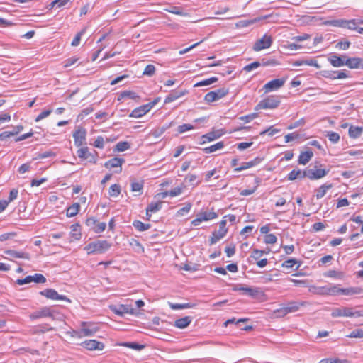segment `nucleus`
I'll return each instance as SVG.
<instances>
[{"label":"nucleus","mask_w":363,"mask_h":363,"mask_svg":"<svg viewBox=\"0 0 363 363\" xmlns=\"http://www.w3.org/2000/svg\"><path fill=\"white\" fill-rule=\"evenodd\" d=\"M297 262L296 259H289L283 262L282 266L285 268L290 269L297 264Z\"/></svg>","instance_id":"64"},{"label":"nucleus","mask_w":363,"mask_h":363,"mask_svg":"<svg viewBox=\"0 0 363 363\" xmlns=\"http://www.w3.org/2000/svg\"><path fill=\"white\" fill-rule=\"evenodd\" d=\"M228 94V89L225 88L218 89L214 91H209L204 96V101L207 104H211L212 102L216 101L224 96H225Z\"/></svg>","instance_id":"5"},{"label":"nucleus","mask_w":363,"mask_h":363,"mask_svg":"<svg viewBox=\"0 0 363 363\" xmlns=\"http://www.w3.org/2000/svg\"><path fill=\"white\" fill-rule=\"evenodd\" d=\"M123 162H124V160L123 158L113 157V158L106 161L104 164V167L108 169H111L113 167H121V165Z\"/></svg>","instance_id":"31"},{"label":"nucleus","mask_w":363,"mask_h":363,"mask_svg":"<svg viewBox=\"0 0 363 363\" xmlns=\"http://www.w3.org/2000/svg\"><path fill=\"white\" fill-rule=\"evenodd\" d=\"M252 167L253 166L252 164V162H250V161L247 162H243L241 166L235 167L234 169V172H241L242 170L249 169V168Z\"/></svg>","instance_id":"61"},{"label":"nucleus","mask_w":363,"mask_h":363,"mask_svg":"<svg viewBox=\"0 0 363 363\" xmlns=\"http://www.w3.org/2000/svg\"><path fill=\"white\" fill-rule=\"evenodd\" d=\"M80 205L79 203H74L67 208L66 215L67 217H74L79 211Z\"/></svg>","instance_id":"35"},{"label":"nucleus","mask_w":363,"mask_h":363,"mask_svg":"<svg viewBox=\"0 0 363 363\" xmlns=\"http://www.w3.org/2000/svg\"><path fill=\"white\" fill-rule=\"evenodd\" d=\"M86 131L84 128H79L73 133L74 144L76 146H82L86 140Z\"/></svg>","instance_id":"21"},{"label":"nucleus","mask_w":363,"mask_h":363,"mask_svg":"<svg viewBox=\"0 0 363 363\" xmlns=\"http://www.w3.org/2000/svg\"><path fill=\"white\" fill-rule=\"evenodd\" d=\"M226 220H222L219 223V229L212 233L210 238V244L213 245L222 239L227 233Z\"/></svg>","instance_id":"7"},{"label":"nucleus","mask_w":363,"mask_h":363,"mask_svg":"<svg viewBox=\"0 0 363 363\" xmlns=\"http://www.w3.org/2000/svg\"><path fill=\"white\" fill-rule=\"evenodd\" d=\"M350 42L348 40L340 41L336 44V48L340 50H346L350 48Z\"/></svg>","instance_id":"62"},{"label":"nucleus","mask_w":363,"mask_h":363,"mask_svg":"<svg viewBox=\"0 0 363 363\" xmlns=\"http://www.w3.org/2000/svg\"><path fill=\"white\" fill-rule=\"evenodd\" d=\"M350 338H363V329L358 328L352 330L348 335Z\"/></svg>","instance_id":"52"},{"label":"nucleus","mask_w":363,"mask_h":363,"mask_svg":"<svg viewBox=\"0 0 363 363\" xmlns=\"http://www.w3.org/2000/svg\"><path fill=\"white\" fill-rule=\"evenodd\" d=\"M363 133V128L351 125L349 128V135L352 138H359Z\"/></svg>","instance_id":"34"},{"label":"nucleus","mask_w":363,"mask_h":363,"mask_svg":"<svg viewBox=\"0 0 363 363\" xmlns=\"http://www.w3.org/2000/svg\"><path fill=\"white\" fill-rule=\"evenodd\" d=\"M267 252L264 250H260L257 249H255L252 250L251 254V257L253 258L255 260L259 259V258L262 256L264 254H267Z\"/></svg>","instance_id":"59"},{"label":"nucleus","mask_w":363,"mask_h":363,"mask_svg":"<svg viewBox=\"0 0 363 363\" xmlns=\"http://www.w3.org/2000/svg\"><path fill=\"white\" fill-rule=\"evenodd\" d=\"M46 281V278L41 274H35L34 275H29L26 277L24 279H18L16 281V283L18 285H23L28 284L31 282H35L37 284L45 283Z\"/></svg>","instance_id":"10"},{"label":"nucleus","mask_w":363,"mask_h":363,"mask_svg":"<svg viewBox=\"0 0 363 363\" xmlns=\"http://www.w3.org/2000/svg\"><path fill=\"white\" fill-rule=\"evenodd\" d=\"M332 186L333 185L331 184H324L321 185L317 190L316 198L318 199L323 198L326 194L327 191L331 189Z\"/></svg>","instance_id":"36"},{"label":"nucleus","mask_w":363,"mask_h":363,"mask_svg":"<svg viewBox=\"0 0 363 363\" xmlns=\"http://www.w3.org/2000/svg\"><path fill=\"white\" fill-rule=\"evenodd\" d=\"M328 172L325 169H306V177L311 180L319 179L326 176Z\"/></svg>","instance_id":"17"},{"label":"nucleus","mask_w":363,"mask_h":363,"mask_svg":"<svg viewBox=\"0 0 363 363\" xmlns=\"http://www.w3.org/2000/svg\"><path fill=\"white\" fill-rule=\"evenodd\" d=\"M286 82L285 78L275 79L266 83L263 86L264 93L277 91L284 86Z\"/></svg>","instance_id":"13"},{"label":"nucleus","mask_w":363,"mask_h":363,"mask_svg":"<svg viewBox=\"0 0 363 363\" xmlns=\"http://www.w3.org/2000/svg\"><path fill=\"white\" fill-rule=\"evenodd\" d=\"M130 147V145L128 142L121 141L118 142L116 145V150L118 152H123L128 150Z\"/></svg>","instance_id":"48"},{"label":"nucleus","mask_w":363,"mask_h":363,"mask_svg":"<svg viewBox=\"0 0 363 363\" xmlns=\"http://www.w3.org/2000/svg\"><path fill=\"white\" fill-rule=\"evenodd\" d=\"M347 23V20H333L328 21L326 24L330 25L335 27H340V28H345V25Z\"/></svg>","instance_id":"50"},{"label":"nucleus","mask_w":363,"mask_h":363,"mask_svg":"<svg viewBox=\"0 0 363 363\" xmlns=\"http://www.w3.org/2000/svg\"><path fill=\"white\" fill-rule=\"evenodd\" d=\"M287 315L285 307L283 306L280 308L274 310L272 313V318H283Z\"/></svg>","instance_id":"47"},{"label":"nucleus","mask_w":363,"mask_h":363,"mask_svg":"<svg viewBox=\"0 0 363 363\" xmlns=\"http://www.w3.org/2000/svg\"><path fill=\"white\" fill-rule=\"evenodd\" d=\"M109 308L113 313L120 316H123L125 314L133 315L135 313L134 308H133L131 306L129 305H112L110 306Z\"/></svg>","instance_id":"15"},{"label":"nucleus","mask_w":363,"mask_h":363,"mask_svg":"<svg viewBox=\"0 0 363 363\" xmlns=\"http://www.w3.org/2000/svg\"><path fill=\"white\" fill-rule=\"evenodd\" d=\"M121 193V186L118 184H114L111 186L108 190V194L112 197H117Z\"/></svg>","instance_id":"44"},{"label":"nucleus","mask_w":363,"mask_h":363,"mask_svg":"<svg viewBox=\"0 0 363 363\" xmlns=\"http://www.w3.org/2000/svg\"><path fill=\"white\" fill-rule=\"evenodd\" d=\"M363 293V289L360 287H350L346 289H340L338 287V294H341L345 296H352L354 294H360Z\"/></svg>","instance_id":"27"},{"label":"nucleus","mask_w":363,"mask_h":363,"mask_svg":"<svg viewBox=\"0 0 363 363\" xmlns=\"http://www.w3.org/2000/svg\"><path fill=\"white\" fill-rule=\"evenodd\" d=\"M222 136V133L219 131L209 132L205 135H203L201 138L200 144L203 145L208 142L213 141Z\"/></svg>","instance_id":"24"},{"label":"nucleus","mask_w":363,"mask_h":363,"mask_svg":"<svg viewBox=\"0 0 363 363\" xmlns=\"http://www.w3.org/2000/svg\"><path fill=\"white\" fill-rule=\"evenodd\" d=\"M191 320L192 318L191 317L185 316L175 320L174 325L178 328L184 329L191 323Z\"/></svg>","instance_id":"32"},{"label":"nucleus","mask_w":363,"mask_h":363,"mask_svg":"<svg viewBox=\"0 0 363 363\" xmlns=\"http://www.w3.org/2000/svg\"><path fill=\"white\" fill-rule=\"evenodd\" d=\"M272 38L265 34L261 39L257 40L253 45V50L256 52L269 48L272 44Z\"/></svg>","instance_id":"14"},{"label":"nucleus","mask_w":363,"mask_h":363,"mask_svg":"<svg viewBox=\"0 0 363 363\" xmlns=\"http://www.w3.org/2000/svg\"><path fill=\"white\" fill-rule=\"evenodd\" d=\"M143 187V182H133L131 183L132 191H141Z\"/></svg>","instance_id":"57"},{"label":"nucleus","mask_w":363,"mask_h":363,"mask_svg":"<svg viewBox=\"0 0 363 363\" xmlns=\"http://www.w3.org/2000/svg\"><path fill=\"white\" fill-rule=\"evenodd\" d=\"M111 247V244L107 240H96L86 245L84 250H86L88 255L103 254L108 251Z\"/></svg>","instance_id":"2"},{"label":"nucleus","mask_w":363,"mask_h":363,"mask_svg":"<svg viewBox=\"0 0 363 363\" xmlns=\"http://www.w3.org/2000/svg\"><path fill=\"white\" fill-rule=\"evenodd\" d=\"M169 306L173 310H179L184 308H191L195 306V304L186 303H169Z\"/></svg>","instance_id":"42"},{"label":"nucleus","mask_w":363,"mask_h":363,"mask_svg":"<svg viewBox=\"0 0 363 363\" xmlns=\"http://www.w3.org/2000/svg\"><path fill=\"white\" fill-rule=\"evenodd\" d=\"M277 240L275 235L272 233L267 234L264 236V242L267 244H274Z\"/></svg>","instance_id":"60"},{"label":"nucleus","mask_w":363,"mask_h":363,"mask_svg":"<svg viewBox=\"0 0 363 363\" xmlns=\"http://www.w3.org/2000/svg\"><path fill=\"white\" fill-rule=\"evenodd\" d=\"M5 253L13 258H21L29 260L30 259V256L28 253L23 252V251H17L15 250H9L5 252Z\"/></svg>","instance_id":"28"},{"label":"nucleus","mask_w":363,"mask_h":363,"mask_svg":"<svg viewBox=\"0 0 363 363\" xmlns=\"http://www.w3.org/2000/svg\"><path fill=\"white\" fill-rule=\"evenodd\" d=\"M79 60L77 57H71L63 62L64 67H69L74 65Z\"/></svg>","instance_id":"58"},{"label":"nucleus","mask_w":363,"mask_h":363,"mask_svg":"<svg viewBox=\"0 0 363 363\" xmlns=\"http://www.w3.org/2000/svg\"><path fill=\"white\" fill-rule=\"evenodd\" d=\"M133 227L138 231L143 232L150 228L151 225L149 223H143L140 220H134L133 222Z\"/></svg>","instance_id":"40"},{"label":"nucleus","mask_w":363,"mask_h":363,"mask_svg":"<svg viewBox=\"0 0 363 363\" xmlns=\"http://www.w3.org/2000/svg\"><path fill=\"white\" fill-rule=\"evenodd\" d=\"M324 277L335 279H342L344 278V273L337 270H328L324 273Z\"/></svg>","instance_id":"37"},{"label":"nucleus","mask_w":363,"mask_h":363,"mask_svg":"<svg viewBox=\"0 0 363 363\" xmlns=\"http://www.w3.org/2000/svg\"><path fill=\"white\" fill-rule=\"evenodd\" d=\"M167 11L179 16H186V13L184 12L183 9L178 6H171L169 9H166Z\"/></svg>","instance_id":"51"},{"label":"nucleus","mask_w":363,"mask_h":363,"mask_svg":"<svg viewBox=\"0 0 363 363\" xmlns=\"http://www.w3.org/2000/svg\"><path fill=\"white\" fill-rule=\"evenodd\" d=\"M326 136L333 143H337L340 140V135L335 132L329 131L327 133Z\"/></svg>","instance_id":"53"},{"label":"nucleus","mask_w":363,"mask_h":363,"mask_svg":"<svg viewBox=\"0 0 363 363\" xmlns=\"http://www.w3.org/2000/svg\"><path fill=\"white\" fill-rule=\"evenodd\" d=\"M345 55H331L328 57V60L334 67H340L343 65H345L344 63L345 62Z\"/></svg>","instance_id":"23"},{"label":"nucleus","mask_w":363,"mask_h":363,"mask_svg":"<svg viewBox=\"0 0 363 363\" xmlns=\"http://www.w3.org/2000/svg\"><path fill=\"white\" fill-rule=\"evenodd\" d=\"M98 327H96L94 323L82 322L81 328L79 330V337L92 336L98 331Z\"/></svg>","instance_id":"9"},{"label":"nucleus","mask_w":363,"mask_h":363,"mask_svg":"<svg viewBox=\"0 0 363 363\" xmlns=\"http://www.w3.org/2000/svg\"><path fill=\"white\" fill-rule=\"evenodd\" d=\"M155 67L153 65L150 64L145 67L143 74L144 75L151 77L155 74Z\"/></svg>","instance_id":"55"},{"label":"nucleus","mask_w":363,"mask_h":363,"mask_svg":"<svg viewBox=\"0 0 363 363\" xmlns=\"http://www.w3.org/2000/svg\"><path fill=\"white\" fill-rule=\"evenodd\" d=\"M124 98H129V99H138L139 96L137 95V94L133 91H130V90H126V91H122L121 94H120V96L118 99V100H121L122 99H124Z\"/></svg>","instance_id":"41"},{"label":"nucleus","mask_w":363,"mask_h":363,"mask_svg":"<svg viewBox=\"0 0 363 363\" xmlns=\"http://www.w3.org/2000/svg\"><path fill=\"white\" fill-rule=\"evenodd\" d=\"M194 129H195V127L193 125L189 124V123H184V124L180 125L177 127V132L179 134H182V133H185L186 131L191 130Z\"/></svg>","instance_id":"49"},{"label":"nucleus","mask_w":363,"mask_h":363,"mask_svg":"<svg viewBox=\"0 0 363 363\" xmlns=\"http://www.w3.org/2000/svg\"><path fill=\"white\" fill-rule=\"evenodd\" d=\"M306 177V169L301 171V169H293L287 175L288 180L293 181L296 179H303Z\"/></svg>","instance_id":"29"},{"label":"nucleus","mask_w":363,"mask_h":363,"mask_svg":"<svg viewBox=\"0 0 363 363\" xmlns=\"http://www.w3.org/2000/svg\"><path fill=\"white\" fill-rule=\"evenodd\" d=\"M280 131H281L280 129L274 128V126H270L267 129L262 131L260 133V135H264V134H268L269 136H273L275 134L279 133Z\"/></svg>","instance_id":"54"},{"label":"nucleus","mask_w":363,"mask_h":363,"mask_svg":"<svg viewBox=\"0 0 363 363\" xmlns=\"http://www.w3.org/2000/svg\"><path fill=\"white\" fill-rule=\"evenodd\" d=\"M331 316L333 318L361 317L363 316V312L360 311H354L352 308L350 307H340L333 309Z\"/></svg>","instance_id":"4"},{"label":"nucleus","mask_w":363,"mask_h":363,"mask_svg":"<svg viewBox=\"0 0 363 363\" xmlns=\"http://www.w3.org/2000/svg\"><path fill=\"white\" fill-rule=\"evenodd\" d=\"M186 94V91H172L164 99V104H169L171 102L174 101L179 98L184 96Z\"/></svg>","instance_id":"26"},{"label":"nucleus","mask_w":363,"mask_h":363,"mask_svg":"<svg viewBox=\"0 0 363 363\" xmlns=\"http://www.w3.org/2000/svg\"><path fill=\"white\" fill-rule=\"evenodd\" d=\"M313 153L311 150H307L305 152H301L298 157V164L305 165L313 157Z\"/></svg>","instance_id":"30"},{"label":"nucleus","mask_w":363,"mask_h":363,"mask_svg":"<svg viewBox=\"0 0 363 363\" xmlns=\"http://www.w3.org/2000/svg\"><path fill=\"white\" fill-rule=\"evenodd\" d=\"M218 81V78L216 77H212L211 78L203 79L202 81H200L194 84L195 87L198 86H208L213 83H215Z\"/></svg>","instance_id":"43"},{"label":"nucleus","mask_w":363,"mask_h":363,"mask_svg":"<svg viewBox=\"0 0 363 363\" xmlns=\"http://www.w3.org/2000/svg\"><path fill=\"white\" fill-rule=\"evenodd\" d=\"M72 229V236L75 240H79L81 238V233H80V225L77 223L73 224L71 225Z\"/></svg>","instance_id":"45"},{"label":"nucleus","mask_w":363,"mask_h":363,"mask_svg":"<svg viewBox=\"0 0 363 363\" xmlns=\"http://www.w3.org/2000/svg\"><path fill=\"white\" fill-rule=\"evenodd\" d=\"M306 305L305 301H291L287 303L285 307L287 314L296 312L301 306Z\"/></svg>","instance_id":"25"},{"label":"nucleus","mask_w":363,"mask_h":363,"mask_svg":"<svg viewBox=\"0 0 363 363\" xmlns=\"http://www.w3.org/2000/svg\"><path fill=\"white\" fill-rule=\"evenodd\" d=\"M86 225L96 233L104 232L106 227V223H99L93 217L89 218L86 220Z\"/></svg>","instance_id":"16"},{"label":"nucleus","mask_w":363,"mask_h":363,"mask_svg":"<svg viewBox=\"0 0 363 363\" xmlns=\"http://www.w3.org/2000/svg\"><path fill=\"white\" fill-rule=\"evenodd\" d=\"M18 191L16 189H12L9 192V196L8 200H6V202L9 203L10 202L13 201V200L16 199L18 197Z\"/></svg>","instance_id":"63"},{"label":"nucleus","mask_w":363,"mask_h":363,"mask_svg":"<svg viewBox=\"0 0 363 363\" xmlns=\"http://www.w3.org/2000/svg\"><path fill=\"white\" fill-rule=\"evenodd\" d=\"M358 24H359L358 18L351 19V20L347 21V23L345 25V28H348L350 30H352L357 31V30L359 28V27H357Z\"/></svg>","instance_id":"46"},{"label":"nucleus","mask_w":363,"mask_h":363,"mask_svg":"<svg viewBox=\"0 0 363 363\" xmlns=\"http://www.w3.org/2000/svg\"><path fill=\"white\" fill-rule=\"evenodd\" d=\"M330 77L333 79H345L347 77V74L345 71H335L333 72V75H331Z\"/></svg>","instance_id":"56"},{"label":"nucleus","mask_w":363,"mask_h":363,"mask_svg":"<svg viewBox=\"0 0 363 363\" xmlns=\"http://www.w3.org/2000/svg\"><path fill=\"white\" fill-rule=\"evenodd\" d=\"M162 201H157V202H152L150 203L148 206L147 207V214L148 215L149 213H156L159 211L162 208Z\"/></svg>","instance_id":"39"},{"label":"nucleus","mask_w":363,"mask_h":363,"mask_svg":"<svg viewBox=\"0 0 363 363\" xmlns=\"http://www.w3.org/2000/svg\"><path fill=\"white\" fill-rule=\"evenodd\" d=\"M218 214L214 211H201L199 213L196 218L191 221V224L194 226L199 225L203 221H208L216 218Z\"/></svg>","instance_id":"11"},{"label":"nucleus","mask_w":363,"mask_h":363,"mask_svg":"<svg viewBox=\"0 0 363 363\" xmlns=\"http://www.w3.org/2000/svg\"><path fill=\"white\" fill-rule=\"evenodd\" d=\"M281 103L280 98L278 96L272 95L261 100L255 106V109L259 111L261 109H274L279 106Z\"/></svg>","instance_id":"3"},{"label":"nucleus","mask_w":363,"mask_h":363,"mask_svg":"<svg viewBox=\"0 0 363 363\" xmlns=\"http://www.w3.org/2000/svg\"><path fill=\"white\" fill-rule=\"evenodd\" d=\"M225 146L224 143L223 141H220L214 145H212L209 147H206L202 149L203 152L206 154H210L213 152H216L218 150H221Z\"/></svg>","instance_id":"33"},{"label":"nucleus","mask_w":363,"mask_h":363,"mask_svg":"<svg viewBox=\"0 0 363 363\" xmlns=\"http://www.w3.org/2000/svg\"><path fill=\"white\" fill-rule=\"evenodd\" d=\"M40 294L48 299L71 302L70 299H69L66 296L59 294L57 291L53 289H45V290L40 291Z\"/></svg>","instance_id":"12"},{"label":"nucleus","mask_w":363,"mask_h":363,"mask_svg":"<svg viewBox=\"0 0 363 363\" xmlns=\"http://www.w3.org/2000/svg\"><path fill=\"white\" fill-rule=\"evenodd\" d=\"M150 110L151 106L145 104L134 108L129 114V117L135 118H140L148 113Z\"/></svg>","instance_id":"20"},{"label":"nucleus","mask_w":363,"mask_h":363,"mask_svg":"<svg viewBox=\"0 0 363 363\" xmlns=\"http://www.w3.org/2000/svg\"><path fill=\"white\" fill-rule=\"evenodd\" d=\"M350 69H363V59L360 57H347L344 62Z\"/></svg>","instance_id":"19"},{"label":"nucleus","mask_w":363,"mask_h":363,"mask_svg":"<svg viewBox=\"0 0 363 363\" xmlns=\"http://www.w3.org/2000/svg\"><path fill=\"white\" fill-rule=\"evenodd\" d=\"M82 345L89 350H102L104 348V343L96 340H86L82 343Z\"/></svg>","instance_id":"22"},{"label":"nucleus","mask_w":363,"mask_h":363,"mask_svg":"<svg viewBox=\"0 0 363 363\" xmlns=\"http://www.w3.org/2000/svg\"><path fill=\"white\" fill-rule=\"evenodd\" d=\"M119 345L130 348L135 350H141L145 347L144 345H140L135 342H123L120 343Z\"/></svg>","instance_id":"38"},{"label":"nucleus","mask_w":363,"mask_h":363,"mask_svg":"<svg viewBox=\"0 0 363 363\" xmlns=\"http://www.w3.org/2000/svg\"><path fill=\"white\" fill-rule=\"evenodd\" d=\"M61 314L48 306H44L32 313L29 318L30 320H36L41 318H50L52 320H61Z\"/></svg>","instance_id":"1"},{"label":"nucleus","mask_w":363,"mask_h":363,"mask_svg":"<svg viewBox=\"0 0 363 363\" xmlns=\"http://www.w3.org/2000/svg\"><path fill=\"white\" fill-rule=\"evenodd\" d=\"M235 291H241L243 294L251 298H256L263 296V291L257 287H250L247 286H237Z\"/></svg>","instance_id":"8"},{"label":"nucleus","mask_w":363,"mask_h":363,"mask_svg":"<svg viewBox=\"0 0 363 363\" xmlns=\"http://www.w3.org/2000/svg\"><path fill=\"white\" fill-rule=\"evenodd\" d=\"M78 157L82 160H86L88 162L96 164L98 153L94 150L92 152H89L87 147H84L77 151Z\"/></svg>","instance_id":"6"},{"label":"nucleus","mask_w":363,"mask_h":363,"mask_svg":"<svg viewBox=\"0 0 363 363\" xmlns=\"http://www.w3.org/2000/svg\"><path fill=\"white\" fill-rule=\"evenodd\" d=\"M316 293L319 295L335 296L338 294V286L335 284H330L317 289Z\"/></svg>","instance_id":"18"}]
</instances>
